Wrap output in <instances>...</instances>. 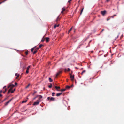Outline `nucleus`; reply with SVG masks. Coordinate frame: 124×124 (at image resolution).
<instances>
[{"label": "nucleus", "mask_w": 124, "mask_h": 124, "mask_svg": "<svg viewBox=\"0 0 124 124\" xmlns=\"http://www.w3.org/2000/svg\"><path fill=\"white\" fill-rule=\"evenodd\" d=\"M15 86L13 84H11L8 87V88H9L10 87V88L9 89V90L8 91V94L10 92L11 93H13L14 92V91L15 90V89H14L12 91V88L15 87Z\"/></svg>", "instance_id": "nucleus-1"}, {"label": "nucleus", "mask_w": 124, "mask_h": 124, "mask_svg": "<svg viewBox=\"0 0 124 124\" xmlns=\"http://www.w3.org/2000/svg\"><path fill=\"white\" fill-rule=\"evenodd\" d=\"M40 102V101H39L37 100V101L35 102H34L33 104V105H39Z\"/></svg>", "instance_id": "nucleus-2"}, {"label": "nucleus", "mask_w": 124, "mask_h": 124, "mask_svg": "<svg viewBox=\"0 0 124 124\" xmlns=\"http://www.w3.org/2000/svg\"><path fill=\"white\" fill-rule=\"evenodd\" d=\"M70 77L71 78V80L72 81L74 80V75H72L71 74H70Z\"/></svg>", "instance_id": "nucleus-3"}, {"label": "nucleus", "mask_w": 124, "mask_h": 124, "mask_svg": "<svg viewBox=\"0 0 124 124\" xmlns=\"http://www.w3.org/2000/svg\"><path fill=\"white\" fill-rule=\"evenodd\" d=\"M62 71H58L57 73V74L56 75V77H57V76L59 75L62 73Z\"/></svg>", "instance_id": "nucleus-4"}, {"label": "nucleus", "mask_w": 124, "mask_h": 124, "mask_svg": "<svg viewBox=\"0 0 124 124\" xmlns=\"http://www.w3.org/2000/svg\"><path fill=\"white\" fill-rule=\"evenodd\" d=\"M106 13V11L105 10L104 11H101V13L103 16H104Z\"/></svg>", "instance_id": "nucleus-5"}, {"label": "nucleus", "mask_w": 124, "mask_h": 124, "mask_svg": "<svg viewBox=\"0 0 124 124\" xmlns=\"http://www.w3.org/2000/svg\"><path fill=\"white\" fill-rule=\"evenodd\" d=\"M30 67V66H29L27 68V70L26 71V73L28 74L29 73V68Z\"/></svg>", "instance_id": "nucleus-6"}, {"label": "nucleus", "mask_w": 124, "mask_h": 124, "mask_svg": "<svg viewBox=\"0 0 124 124\" xmlns=\"http://www.w3.org/2000/svg\"><path fill=\"white\" fill-rule=\"evenodd\" d=\"M12 99H10V100H9L5 104V105L6 106L7 105L8 103L11 101V100H12Z\"/></svg>", "instance_id": "nucleus-7"}, {"label": "nucleus", "mask_w": 124, "mask_h": 124, "mask_svg": "<svg viewBox=\"0 0 124 124\" xmlns=\"http://www.w3.org/2000/svg\"><path fill=\"white\" fill-rule=\"evenodd\" d=\"M44 39H45L46 42H48L49 41V38L48 37H46Z\"/></svg>", "instance_id": "nucleus-8"}, {"label": "nucleus", "mask_w": 124, "mask_h": 124, "mask_svg": "<svg viewBox=\"0 0 124 124\" xmlns=\"http://www.w3.org/2000/svg\"><path fill=\"white\" fill-rule=\"evenodd\" d=\"M55 100V98H54L51 97L50 99V101H54Z\"/></svg>", "instance_id": "nucleus-9"}, {"label": "nucleus", "mask_w": 124, "mask_h": 124, "mask_svg": "<svg viewBox=\"0 0 124 124\" xmlns=\"http://www.w3.org/2000/svg\"><path fill=\"white\" fill-rule=\"evenodd\" d=\"M38 96H39V98L38 99V100L39 101H41L40 99H41L42 98V97L41 95H38Z\"/></svg>", "instance_id": "nucleus-10"}, {"label": "nucleus", "mask_w": 124, "mask_h": 124, "mask_svg": "<svg viewBox=\"0 0 124 124\" xmlns=\"http://www.w3.org/2000/svg\"><path fill=\"white\" fill-rule=\"evenodd\" d=\"M62 94V93H57L56 94V96H59L60 95Z\"/></svg>", "instance_id": "nucleus-11"}, {"label": "nucleus", "mask_w": 124, "mask_h": 124, "mask_svg": "<svg viewBox=\"0 0 124 124\" xmlns=\"http://www.w3.org/2000/svg\"><path fill=\"white\" fill-rule=\"evenodd\" d=\"M55 87L57 91L59 90L58 89H60V87L59 86L57 87V86H55Z\"/></svg>", "instance_id": "nucleus-12"}, {"label": "nucleus", "mask_w": 124, "mask_h": 124, "mask_svg": "<svg viewBox=\"0 0 124 124\" xmlns=\"http://www.w3.org/2000/svg\"><path fill=\"white\" fill-rule=\"evenodd\" d=\"M65 8H62V11L61 12V13H62L63 14V11H65Z\"/></svg>", "instance_id": "nucleus-13"}, {"label": "nucleus", "mask_w": 124, "mask_h": 124, "mask_svg": "<svg viewBox=\"0 0 124 124\" xmlns=\"http://www.w3.org/2000/svg\"><path fill=\"white\" fill-rule=\"evenodd\" d=\"M73 27H72L70 30H69L68 31V34H69V33L70 32V31H71Z\"/></svg>", "instance_id": "nucleus-14"}, {"label": "nucleus", "mask_w": 124, "mask_h": 124, "mask_svg": "<svg viewBox=\"0 0 124 124\" xmlns=\"http://www.w3.org/2000/svg\"><path fill=\"white\" fill-rule=\"evenodd\" d=\"M15 76H17V77H16V79H17V78H18L19 77V75H18V73H16V74H15Z\"/></svg>", "instance_id": "nucleus-15"}, {"label": "nucleus", "mask_w": 124, "mask_h": 124, "mask_svg": "<svg viewBox=\"0 0 124 124\" xmlns=\"http://www.w3.org/2000/svg\"><path fill=\"white\" fill-rule=\"evenodd\" d=\"M72 87V86H71L70 87V86H66V89H69L70 88V87Z\"/></svg>", "instance_id": "nucleus-16"}, {"label": "nucleus", "mask_w": 124, "mask_h": 124, "mask_svg": "<svg viewBox=\"0 0 124 124\" xmlns=\"http://www.w3.org/2000/svg\"><path fill=\"white\" fill-rule=\"evenodd\" d=\"M59 25L55 24L54 26V28H56V27H58L59 26Z\"/></svg>", "instance_id": "nucleus-17"}, {"label": "nucleus", "mask_w": 124, "mask_h": 124, "mask_svg": "<svg viewBox=\"0 0 124 124\" xmlns=\"http://www.w3.org/2000/svg\"><path fill=\"white\" fill-rule=\"evenodd\" d=\"M30 85V84H29L28 85L25 87L26 88H28Z\"/></svg>", "instance_id": "nucleus-18"}, {"label": "nucleus", "mask_w": 124, "mask_h": 124, "mask_svg": "<svg viewBox=\"0 0 124 124\" xmlns=\"http://www.w3.org/2000/svg\"><path fill=\"white\" fill-rule=\"evenodd\" d=\"M36 46H35L34 47L32 48L31 49V51L32 52H33L34 50V48L36 47Z\"/></svg>", "instance_id": "nucleus-19"}, {"label": "nucleus", "mask_w": 124, "mask_h": 124, "mask_svg": "<svg viewBox=\"0 0 124 124\" xmlns=\"http://www.w3.org/2000/svg\"><path fill=\"white\" fill-rule=\"evenodd\" d=\"M49 81L50 82H52V81L53 80L51 78H49Z\"/></svg>", "instance_id": "nucleus-20"}, {"label": "nucleus", "mask_w": 124, "mask_h": 124, "mask_svg": "<svg viewBox=\"0 0 124 124\" xmlns=\"http://www.w3.org/2000/svg\"><path fill=\"white\" fill-rule=\"evenodd\" d=\"M27 101V100H23L22 101V103H25V102H26Z\"/></svg>", "instance_id": "nucleus-21"}, {"label": "nucleus", "mask_w": 124, "mask_h": 124, "mask_svg": "<svg viewBox=\"0 0 124 124\" xmlns=\"http://www.w3.org/2000/svg\"><path fill=\"white\" fill-rule=\"evenodd\" d=\"M59 16H58V17H57V19H56V21L57 22L59 20Z\"/></svg>", "instance_id": "nucleus-22"}, {"label": "nucleus", "mask_w": 124, "mask_h": 124, "mask_svg": "<svg viewBox=\"0 0 124 124\" xmlns=\"http://www.w3.org/2000/svg\"><path fill=\"white\" fill-rule=\"evenodd\" d=\"M83 9H84V8H82V9L81 10V12H80V15H81V14L82 13V12H83Z\"/></svg>", "instance_id": "nucleus-23"}, {"label": "nucleus", "mask_w": 124, "mask_h": 124, "mask_svg": "<svg viewBox=\"0 0 124 124\" xmlns=\"http://www.w3.org/2000/svg\"><path fill=\"white\" fill-rule=\"evenodd\" d=\"M55 93L53 92L52 93V96H54L55 95Z\"/></svg>", "instance_id": "nucleus-24"}, {"label": "nucleus", "mask_w": 124, "mask_h": 124, "mask_svg": "<svg viewBox=\"0 0 124 124\" xmlns=\"http://www.w3.org/2000/svg\"><path fill=\"white\" fill-rule=\"evenodd\" d=\"M85 71H86L85 70H84L81 73L82 75H83V73H84L85 72Z\"/></svg>", "instance_id": "nucleus-25"}, {"label": "nucleus", "mask_w": 124, "mask_h": 124, "mask_svg": "<svg viewBox=\"0 0 124 124\" xmlns=\"http://www.w3.org/2000/svg\"><path fill=\"white\" fill-rule=\"evenodd\" d=\"M49 87V88H51L52 87V84L51 83L50 85L48 86Z\"/></svg>", "instance_id": "nucleus-26"}, {"label": "nucleus", "mask_w": 124, "mask_h": 124, "mask_svg": "<svg viewBox=\"0 0 124 124\" xmlns=\"http://www.w3.org/2000/svg\"><path fill=\"white\" fill-rule=\"evenodd\" d=\"M43 46V45L40 44L39 45V48H41Z\"/></svg>", "instance_id": "nucleus-27"}, {"label": "nucleus", "mask_w": 124, "mask_h": 124, "mask_svg": "<svg viewBox=\"0 0 124 124\" xmlns=\"http://www.w3.org/2000/svg\"><path fill=\"white\" fill-rule=\"evenodd\" d=\"M66 90V89H62L61 90V91L62 92H63L64 91Z\"/></svg>", "instance_id": "nucleus-28"}, {"label": "nucleus", "mask_w": 124, "mask_h": 124, "mask_svg": "<svg viewBox=\"0 0 124 124\" xmlns=\"http://www.w3.org/2000/svg\"><path fill=\"white\" fill-rule=\"evenodd\" d=\"M110 17H108V18H107V21H108L110 19Z\"/></svg>", "instance_id": "nucleus-29"}, {"label": "nucleus", "mask_w": 124, "mask_h": 124, "mask_svg": "<svg viewBox=\"0 0 124 124\" xmlns=\"http://www.w3.org/2000/svg\"><path fill=\"white\" fill-rule=\"evenodd\" d=\"M38 97V95H37V96H36V97H34L33 99V100H35V99L37 98Z\"/></svg>", "instance_id": "nucleus-30"}, {"label": "nucleus", "mask_w": 124, "mask_h": 124, "mask_svg": "<svg viewBox=\"0 0 124 124\" xmlns=\"http://www.w3.org/2000/svg\"><path fill=\"white\" fill-rule=\"evenodd\" d=\"M37 92L36 91H34V93H33V95H34Z\"/></svg>", "instance_id": "nucleus-31"}, {"label": "nucleus", "mask_w": 124, "mask_h": 124, "mask_svg": "<svg viewBox=\"0 0 124 124\" xmlns=\"http://www.w3.org/2000/svg\"><path fill=\"white\" fill-rule=\"evenodd\" d=\"M37 52L36 51H35H35L33 52V54H35V53H36Z\"/></svg>", "instance_id": "nucleus-32"}, {"label": "nucleus", "mask_w": 124, "mask_h": 124, "mask_svg": "<svg viewBox=\"0 0 124 124\" xmlns=\"http://www.w3.org/2000/svg\"><path fill=\"white\" fill-rule=\"evenodd\" d=\"M25 53L26 55H27L28 54V52L27 51H26Z\"/></svg>", "instance_id": "nucleus-33"}, {"label": "nucleus", "mask_w": 124, "mask_h": 124, "mask_svg": "<svg viewBox=\"0 0 124 124\" xmlns=\"http://www.w3.org/2000/svg\"><path fill=\"white\" fill-rule=\"evenodd\" d=\"M6 91H7V89L6 88H5V91L3 92V93H5L6 92Z\"/></svg>", "instance_id": "nucleus-34"}, {"label": "nucleus", "mask_w": 124, "mask_h": 124, "mask_svg": "<svg viewBox=\"0 0 124 124\" xmlns=\"http://www.w3.org/2000/svg\"><path fill=\"white\" fill-rule=\"evenodd\" d=\"M50 97H48L47 98V99L48 100H50Z\"/></svg>", "instance_id": "nucleus-35"}, {"label": "nucleus", "mask_w": 124, "mask_h": 124, "mask_svg": "<svg viewBox=\"0 0 124 124\" xmlns=\"http://www.w3.org/2000/svg\"><path fill=\"white\" fill-rule=\"evenodd\" d=\"M70 68H68L67 70V71H70Z\"/></svg>", "instance_id": "nucleus-36"}, {"label": "nucleus", "mask_w": 124, "mask_h": 124, "mask_svg": "<svg viewBox=\"0 0 124 124\" xmlns=\"http://www.w3.org/2000/svg\"><path fill=\"white\" fill-rule=\"evenodd\" d=\"M72 0H69L68 1V2L69 3H70V1H71Z\"/></svg>", "instance_id": "nucleus-37"}, {"label": "nucleus", "mask_w": 124, "mask_h": 124, "mask_svg": "<svg viewBox=\"0 0 124 124\" xmlns=\"http://www.w3.org/2000/svg\"><path fill=\"white\" fill-rule=\"evenodd\" d=\"M4 2V1H2V2H0V4H1L2 3H3Z\"/></svg>", "instance_id": "nucleus-38"}, {"label": "nucleus", "mask_w": 124, "mask_h": 124, "mask_svg": "<svg viewBox=\"0 0 124 124\" xmlns=\"http://www.w3.org/2000/svg\"><path fill=\"white\" fill-rule=\"evenodd\" d=\"M39 48H36V49L37 50H38L39 49Z\"/></svg>", "instance_id": "nucleus-39"}, {"label": "nucleus", "mask_w": 124, "mask_h": 124, "mask_svg": "<svg viewBox=\"0 0 124 124\" xmlns=\"http://www.w3.org/2000/svg\"><path fill=\"white\" fill-rule=\"evenodd\" d=\"M114 17V16H111L110 17V18L112 17V18H113Z\"/></svg>", "instance_id": "nucleus-40"}, {"label": "nucleus", "mask_w": 124, "mask_h": 124, "mask_svg": "<svg viewBox=\"0 0 124 124\" xmlns=\"http://www.w3.org/2000/svg\"><path fill=\"white\" fill-rule=\"evenodd\" d=\"M104 30V29H102V30L101 31V32H102Z\"/></svg>", "instance_id": "nucleus-41"}, {"label": "nucleus", "mask_w": 124, "mask_h": 124, "mask_svg": "<svg viewBox=\"0 0 124 124\" xmlns=\"http://www.w3.org/2000/svg\"><path fill=\"white\" fill-rule=\"evenodd\" d=\"M15 85H17V83L16 82L15 83Z\"/></svg>", "instance_id": "nucleus-42"}, {"label": "nucleus", "mask_w": 124, "mask_h": 124, "mask_svg": "<svg viewBox=\"0 0 124 124\" xmlns=\"http://www.w3.org/2000/svg\"><path fill=\"white\" fill-rule=\"evenodd\" d=\"M44 39H43V40L42 39V40H41V41L42 42H43L44 41Z\"/></svg>", "instance_id": "nucleus-43"}, {"label": "nucleus", "mask_w": 124, "mask_h": 124, "mask_svg": "<svg viewBox=\"0 0 124 124\" xmlns=\"http://www.w3.org/2000/svg\"><path fill=\"white\" fill-rule=\"evenodd\" d=\"M65 70V72H66V70H66V69H65V70Z\"/></svg>", "instance_id": "nucleus-44"}, {"label": "nucleus", "mask_w": 124, "mask_h": 124, "mask_svg": "<svg viewBox=\"0 0 124 124\" xmlns=\"http://www.w3.org/2000/svg\"><path fill=\"white\" fill-rule=\"evenodd\" d=\"M6 87V86H5L3 87V88L4 89Z\"/></svg>", "instance_id": "nucleus-45"}, {"label": "nucleus", "mask_w": 124, "mask_h": 124, "mask_svg": "<svg viewBox=\"0 0 124 124\" xmlns=\"http://www.w3.org/2000/svg\"><path fill=\"white\" fill-rule=\"evenodd\" d=\"M2 92V90H1L0 91V93H1Z\"/></svg>", "instance_id": "nucleus-46"}, {"label": "nucleus", "mask_w": 124, "mask_h": 124, "mask_svg": "<svg viewBox=\"0 0 124 124\" xmlns=\"http://www.w3.org/2000/svg\"><path fill=\"white\" fill-rule=\"evenodd\" d=\"M2 95L1 94H0V96L1 97L2 96Z\"/></svg>", "instance_id": "nucleus-47"}, {"label": "nucleus", "mask_w": 124, "mask_h": 124, "mask_svg": "<svg viewBox=\"0 0 124 124\" xmlns=\"http://www.w3.org/2000/svg\"><path fill=\"white\" fill-rule=\"evenodd\" d=\"M113 16H116V15H114Z\"/></svg>", "instance_id": "nucleus-48"}, {"label": "nucleus", "mask_w": 124, "mask_h": 124, "mask_svg": "<svg viewBox=\"0 0 124 124\" xmlns=\"http://www.w3.org/2000/svg\"><path fill=\"white\" fill-rule=\"evenodd\" d=\"M35 51H36L37 52L38 50L36 49H35Z\"/></svg>", "instance_id": "nucleus-49"}, {"label": "nucleus", "mask_w": 124, "mask_h": 124, "mask_svg": "<svg viewBox=\"0 0 124 124\" xmlns=\"http://www.w3.org/2000/svg\"><path fill=\"white\" fill-rule=\"evenodd\" d=\"M6 0H3V1H4V2L5 1H6Z\"/></svg>", "instance_id": "nucleus-50"}, {"label": "nucleus", "mask_w": 124, "mask_h": 124, "mask_svg": "<svg viewBox=\"0 0 124 124\" xmlns=\"http://www.w3.org/2000/svg\"><path fill=\"white\" fill-rule=\"evenodd\" d=\"M107 0V1H109L110 0Z\"/></svg>", "instance_id": "nucleus-51"}, {"label": "nucleus", "mask_w": 124, "mask_h": 124, "mask_svg": "<svg viewBox=\"0 0 124 124\" xmlns=\"http://www.w3.org/2000/svg\"><path fill=\"white\" fill-rule=\"evenodd\" d=\"M27 99H28V98L27 97Z\"/></svg>", "instance_id": "nucleus-52"}, {"label": "nucleus", "mask_w": 124, "mask_h": 124, "mask_svg": "<svg viewBox=\"0 0 124 124\" xmlns=\"http://www.w3.org/2000/svg\"><path fill=\"white\" fill-rule=\"evenodd\" d=\"M72 72H71V74H72Z\"/></svg>", "instance_id": "nucleus-53"}, {"label": "nucleus", "mask_w": 124, "mask_h": 124, "mask_svg": "<svg viewBox=\"0 0 124 124\" xmlns=\"http://www.w3.org/2000/svg\"><path fill=\"white\" fill-rule=\"evenodd\" d=\"M5 100H4L2 102H3Z\"/></svg>", "instance_id": "nucleus-54"}, {"label": "nucleus", "mask_w": 124, "mask_h": 124, "mask_svg": "<svg viewBox=\"0 0 124 124\" xmlns=\"http://www.w3.org/2000/svg\"><path fill=\"white\" fill-rule=\"evenodd\" d=\"M6 99H5L4 100H5Z\"/></svg>", "instance_id": "nucleus-55"}, {"label": "nucleus", "mask_w": 124, "mask_h": 124, "mask_svg": "<svg viewBox=\"0 0 124 124\" xmlns=\"http://www.w3.org/2000/svg\"><path fill=\"white\" fill-rule=\"evenodd\" d=\"M68 81V79L67 80V81Z\"/></svg>", "instance_id": "nucleus-56"}, {"label": "nucleus", "mask_w": 124, "mask_h": 124, "mask_svg": "<svg viewBox=\"0 0 124 124\" xmlns=\"http://www.w3.org/2000/svg\"><path fill=\"white\" fill-rule=\"evenodd\" d=\"M68 81V79L67 80V81Z\"/></svg>", "instance_id": "nucleus-57"}, {"label": "nucleus", "mask_w": 124, "mask_h": 124, "mask_svg": "<svg viewBox=\"0 0 124 124\" xmlns=\"http://www.w3.org/2000/svg\"><path fill=\"white\" fill-rule=\"evenodd\" d=\"M75 68H77V67H75Z\"/></svg>", "instance_id": "nucleus-58"}, {"label": "nucleus", "mask_w": 124, "mask_h": 124, "mask_svg": "<svg viewBox=\"0 0 124 124\" xmlns=\"http://www.w3.org/2000/svg\"><path fill=\"white\" fill-rule=\"evenodd\" d=\"M105 55H104V56L105 57Z\"/></svg>", "instance_id": "nucleus-59"}, {"label": "nucleus", "mask_w": 124, "mask_h": 124, "mask_svg": "<svg viewBox=\"0 0 124 124\" xmlns=\"http://www.w3.org/2000/svg\"><path fill=\"white\" fill-rule=\"evenodd\" d=\"M0 93H0V94H0Z\"/></svg>", "instance_id": "nucleus-60"}]
</instances>
